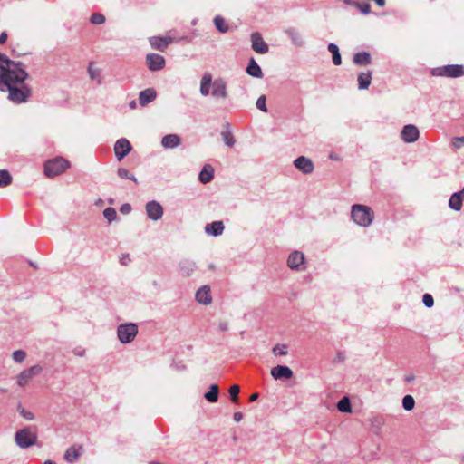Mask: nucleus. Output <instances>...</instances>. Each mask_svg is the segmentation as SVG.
Masks as SVG:
<instances>
[{
  "label": "nucleus",
  "mask_w": 464,
  "mask_h": 464,
  "mask_svg": "<svg viewBox=\"0 0 464 464\" xmlns=\"http://www.w3.org/2000/svg\"><path fill=\"white\" fill-rule=\"evenodd\" d=\"M28 73L21 62H14L0 53V91H8V98L22 103L31 96V89L23 84Z\"/></svg>",
  "instance_id": "obj_1"
},
{
  "label": "nucleus",
  "mask_w": 464,
  "mask_h": 464,
  "mask_svg": "<svg viewBox=\"0 0 464 464\" xmlns=\"http://www.w3.org/2000/svg\"><path fill=\"white\" fill-rule=\"evenodd\" d=\"M351 215L357 225L364 227H369L374 218L373 211L370 207L360 204H355L352 207Z\"/></svg>",
  "instance_id": "obj_2"
},
{
  "label": "nucleus",
  "mask_w": 464,
  "mask_h": 464,
  "mask_svg": "<svg viewBox=\"0 0 464 464\" xmlns=\"http://www.w3.org/2000/svg\"><path fill=\"white\" fill-rule=\"evenodd\" d=\"M69 167L70 163L67 160L57 157L45 162L44 173L47 177H55L64 172Z\"/></svg>",
  "instance_id": "obj_3"
},
{
  "label": "nucleus",
  "mask_w": 464,
  "mask_h": 464,
  "mask_svg": "<svg viewBox=\"0 0 464 464\" xmlns=\"http://www.w3.org/2000/svg\"><path fill=\"white\" fill-rule=\"evenodd\" d=\"M433 76L458 78L464 76V65L462 64H449L440 67H436L431 70Z\"/></svg>",
  "instance_id": "obj_4"
},
{
  "label": "nucleus",
  "mask_w": 464,
  "mask_h": 464,
  "mask_svg": "<svg viewBox=\"0 0 464 464\" xmlns=\"http://www.w3.org/2000/svg\"><path fill=\"white\" fill-rule=\"evenodd\" d=\"M137 334L138 326L133 323L120 324L117 329V335L121 343L132 342Z\"/></svg>",
  "instance_id": "obj_5"
},
{
  "label": "nucleus",
  "mask_w": 464,
  "mask_h": 464,
  "mask_svg": "<svg viewBox=\"0 0 464 464\" xmlns=\"http://www.w3.org/2000/svg\"><path fill=\"white\" fill-rule=\"evenodd\" d=\"M36 440V434L32 432L28 428L20 430L15 434V442L20 448L23 449H26L34 445Z\"/></svg>",
  "instance_id": "obj_6"
},
{
  "label": "nucleus",
  "mask_w": 464,
  "mask_h": 464,
  "mask_svg": "<svg viewBox=\"0 0 464 464\" xmlns=\"http://www.w3.org/2000/svg\"><path fill=\"white\" fill-rule=\"evenodd\" d=\"M42 372L43 368L40 365H34L24 370L17 376V384L21 387H24L33 377L39 375Z\"/></svg>",
  "instance_id": "obj_7"
},
{
  "label": "nucleus",
  "mask_w": 464,
  "mask_h": 464,
  "mask_svg": "<svg viewBox=\"0 0 464 464\" xmlns=\"http://www.w3.org/2000/svg\"><path fill=\"white\" fill-rule=\"evenodd\" d=\"M287 265L293 270H304V255L300 251L292 252L288 256Z\"/></svg>",
  "instance_id": "obj_8"
},
{
  "label": "nucleus",
  "mask_w": 464,
  "mask_h": 464,
  "mask_svg": "<svg viewBox=\"0 0 464 464\" xmlns=\"http://www.w3.org/2000/svg\"><path fill=\"white\" fill-rule=\"evenodd\" d=\"M131 149L132 147L127 139H119L114 144V152L117 160H121L131 151Z\"/></svg>",
  "instance_id": "obj_9"
},
{
  "label": "nucleus",
  "mask_w": 464,
  "mask_h": 464,
  "mask_svg": "<svg viewBox=\"0 0 464 464\" xmlns=\"http://www.w3.org/2000/svg\"><path fill=\"white\" fill-rule=\"evenodd\" d=\"M211 95L216 99H226L227 97V82L219 78L212 81Z\"/></svg>",
  "instance_id": "obj_10"
},
{
  "label": "nucleus",
  "mask_w": 464,
  "mask_h": 464,
  "mask_svg": "<svg viewBox=\"0 0 464 464\" xmlns=\"http://www.w3.org/2000/svg\"><path fill=\"white\" fill-rule=\"evenodd\" d=\"M146 213L150 219L157 221L163 216V208L159 202L151 200L146 204Z\"/></svg>",
  "instance_id": "obj_11"
},
{
  "label": "nucleus",
  "mask_w": 464,
  "mask_h": 464,
  "mask_svg": "<svg viewBox=\"0 0 464 464\" xmlns=\"http://www.w3.org/2000/svg\"><path fill=\"white\" fill-rule=\"evenodd\" d=\"M419 129L412 124L405 125L401 132L402 140L406 143H411L419 139Z\"/></svg>",
  "instance_id": "obj_12"
},
{
  "label": "nucleus",
  "mask_w": 464,
  "mask_h": 464,
  "mask_svg": "<svg viewBox=\"0 0 464 464\" xmlns=\"http://www.w3.org/2000/svg\"><path fill=\"white\" fill-rule=\"evenodd\" d=\"M146 64L150 71H159L165 66V59L157 53H149L146 56Z\"/></svg>",
  "instance_id": "obj_13"
},
{
  "label": "nucleus",
  "mask_w": 464,
  "mask_h": 464,
  "mask_svg": "<svg viewBox=\"0 0 464 464\" xmlns=\"http://www.w3.org/2000/svg\"><path fill=\"white\" fill-rule=\"evenodd\" d=\"M251 43L253 50L257 53H266L269 50L268 45L263 40L261 34L257 32L251 34Z\"/></svg>",
  "instance_id": "obj_14"
},
{
  "label": "nucleus",
  "mask_w": 464,
  "mask_h": 464,
  "mask_svg": "<svg viewBox=\"0 0 464 464\" xmlns=\"http://www.w3.org/2000/svg\"><path fill=\"white\" fill-rule=\"evenodd\" d=\"M294 165L304 174H310L314 171V169L313 161L304 156L296 158L294 161Z\"/></svg>",
  "instance_id": "obj_15"
},
{
  "label": "nucleus",
  "mask_w": 464,
  "mask_h": 464,
  "mask_svg": "<svg viewBox=\"0 0 464 464\" xmlns=\"http://www.w3.org/2000/svg\"><path fill=\"white\" fill-rule=\"evenodd\" d=\"M293 375V371L285 365H277L271 369V376L275 380L291 379Z\"/></svg>",
  "instance_id": "obj_16"
},
{
  "label": "nucleus",
  "mask_w": 464,
  "mask_h": 464,
  "mask_svg": "<svg viewBox=\"0 0 464 464\" xmlns=\"http://www.w3.org/2000/svg\"><path fill=\"white\" fill-rule=\"evenodd\" d=\"M196 300L202 304H209L212 302L210 288L208 285L200 287L196 293Z\"/></svg>",
  "instance_id": "obj_17"
},
{
  "label": "nucleus",
  "mask_w": 464,
  "mask_h": 464,
  "mask_svg": "<svg viewBox=\"0 0 464 464\" xmlns=\"http://www.w3.org/2000/svg\"><path fill=\"white\" fill-rule=\"evenodd\" d=\"M157 96L156 91L152 88H148L140 92L139 102L141 106H146L153 102Z\"/></svg>",
  "instance_id": "obj_18"
},
{
  "label": "nucleus",
  "mask_w": 464,
  "mask_h": 464,
  "mask_svg": "<svg viewBox=\"0 0 464 464\" xmlns=\"http://www.w3.org/2000/svg\"><path fill=\"white\" fill-rule=\"evenodd\" d=\"M82 452V446H72L64 453V459L69 463L75 462Z\"/></svg>",
  "instance_id": "obj_19"
},
{
  "label": "nucleus",
  "mask_w": 464,
  "mask_h": 464,
  "mask_svg": "<svg viewBox=\"0 0 464 464\" xmlns=\"http://www.w3.org/2000/svg\"><path fill=\"white\" fill-rule=\"evenodd\" d=\"M224 228L225 227L222 221H214L206 225L205 232L214 237H218L223 233Z\"/></svg>",
  "instance_id": "obj_20"
},
{
  "label": "nucleus",
  "mask_w": 464,
  "mask_h": 464,
  "mask_svg": "<svg viewBox=\"0 0 464 464\" xmlns=\"http://www.w3.org/2000/svg\"><path fill=\"white\" fill-rule=\"evenodd\" d=\"M180 144V138L177 134L165 135L161 140V145L166 149H173Z\"/></svg>",
  "instance_id": "obj_21"
},
{
  "label": "nucleus",
  "mask_w": 464,
  "mask_h": 464,
  "mask_svg": "<svg viewBox=\"0 0 464 464\" xmlns=\"http://www.w3.org/2000/svg\"><path fill=\"white\" fill-rule=\"evenodd\" d=\"M212 83V75L209 72H206L200 82V93L202 96H208L210 93V87Z\"/></svg>",
  "instance_id": "obj_22"
},
{
  "label": "nucleus",
  "mask_w": 464,
  "mask_h": 464,
  "mask_svg": "<svg viewBox=\"0 0 464 464\" xmlns=\"http://www.w3.org/2000/svg\"><path fill=\"white\" fill-rule=\"evenodd\" d=\"M214 178V169L211 165L206 164L201 169L198 179L200 182L206 184L210 182Z\"/></svg>",
  "instance_id": "obj_23"
},
{
  "label": "nucleus",
  "mask_w": 464,
  "mask_h": 464,
  "mask_svg": "<svg viewBox=\"0 0 464 464\" xmlns=\"http://www.w3.org/2000/svg\"><path fill=\"white\" fill-rule=\"evenodd\" d=\"M179 273L182 276H189L195 270V263L191 260H182L179 265Z\"/></svg>",
  "instance_id": "obj_24"
},
{
  "label": "nucleus",
  "mask_w": 464,
  "mask_h": 464,
  "mask_svg": "<svg viewBox=\"0 0 464 464\" xmlns=\"http://www.w3.org/2000/svg\"><path fill=\"white\" fill-rule=\"evenodd\" d=\"M246 72L253 77L262 78L263 72L261 67L257 64L254 58H251L246 67Z\"/></svg>",
  "instance_id": "obj_25"
},
{
  "label": "nucleus",
  "mask_w": 464,
  "mask_h": 464,
  "mask_svg": "<svg viewBox=\"0 0 464 464\" xmlns=\"http://www.w3.org/2000/svg\"><path fill=\"white\" fill-rule=\"evenodd\" d=\"M372 82V72H361L358 75V88L360 90L368 89Z\"/></svg>",
  "instance_id": "obj_26"
},
{
  "label": "nucleus",
  "mask_w": 464,
  "mask_h": 464,
  "mask_svg": "<svg viewBox=\"0 0 464 464\" xmlns=\"http://www.w3.org/2000/svg\"><path fill=\"white\" fill-rule=\"evenodd\" d=\"M353 63L360 66L370 64L371 55L367 52L357 53L353 56Z\"/></svg>",
  "instance_id": "obj_27"
},
{
  "label": "nucleus",
  "mask_w": 464,
  "mask_h": 464,
  "mask_svg": "<svg viewBox=\"0 0 464 464\" xmlns=\"http://www.w3.org/2000/svg\"><path fill=\"white\" fill-rule=\"evenodd\" d=\"M285 33L291 38L293 44L296 45H303L304 41L300 34V33L293 27L287 28L285 30Z\"/></svg>",
  "instance_id": "obj_28"
},
{
  "label": "nucleus",
  "mask_w": 464,
  "mask_h": 464,
  "mask_svg": "<svg viewBox=\"0 0 464 464\" xmlns=\"http://www.w3.org/2000/svg\"><path fill=\"white\" fill-rule=\"evenodd\" d=\"M218 392H219V388H218V385L217 384H212L210 387H209V391L205 392L204 394V398L211 402V403H214V402H217L218 400Z\"/></svg>",
  "instance_id": "obj_29"
},
{
  "label": "nucleus",
  "mask_w": 464,
  "mask_h": 464,
  "mask_svg": "<svg viewBox=\"0 0 464 464\" xmlns=\"http://www.w3.org/2000/svg\"><path fill=\"white\" fill-rule=\"evenodd\" d=\"M150 44L151 47L155 50L163 52L166 49V43H165L163 37H160V36L150 37Z\"/></svg>",
  "instance_id": "obj_30"
},
{
  "label": "nucleus",
  "mask_w": 464,
  "mask_h": 464,
  "mask_svg": "<svg viewBox=\"0 0 464 464\" xmlns=\"http://www.w3.org/2000/svg\"><path fill=\"white\" fill-rule=\"evenodd\" d=\"M328 51L333 55V63L334 65H340L342 63V58L339 52V48L335 44H328Z\"/></svg>",
  "instance_id": "obj_31"
},
{
  "label": "nucleus",
  "mask_w": 464,
  "mask_h": 464,
  "mask_svg": "<svg viewBox=\"0 0 464 464\" xmlns=\"http://www.w3.org/2000/svg\"><path fill=\"white\" fill-rule=\"evenodd\" d=\"M460 193H454L451 195L449 200V206L450 208L456 211H459L462 207V201L459 198Z\"/></svg>",
  "instance_id": "obj_32"
},
{
  "label": "nucleus",
  "mask_w": 464,
  "mask_h": 464,
  "mask_svg": "<svg viewBox=\"0 0 464 464\" xmlns=\"http://www.w3.org/2000/svg\"><path fill=\"white\" fill-rule=\"evenodd\" d=\"M214 24L220 33H227L228 31L225 19L220 15H217L214 18Z\"/></svg>",
  "instance_id": "obj_33"
},
{
  "label": "nucleus",
  "mask_w": 464,
  "mask_h": 464,
  "mask_svg": "<svg viewBox=\"0 0 464 464\" xmlns=\"http://www.w3.org/2000/svg\"><path fill=\"white\" fill-rule=\"evenodd\" d=\"M12 182V176L5 169H0V188H5Z\"/></svg>",
  "instance_id": "obj_34"
},
{
  "label": "nucleus",
  "mask_w": 464,
  "mask_h": 464,
  "mask_svg": "<svg viewBox=\"0 0 464 464\" xmlns=\"http://www.w3.org/2000/svg\"><path fill=\"white\" fill-rule=\"evenodd\" d=\"M337 408L341 412H345V413L351 412L352 408H351L350 400L347 397H343V399H341L338 401Z\"/></svg>",
  "instance_id": "obj_35"
},
{
  "label": "nucleus",
  "mask_w": 464,
  "mask_h": 464,
  "mask_svg": "<svg viewBox=\"0 0 464 464\" xmlns=\"http://www.w3.org/2000/svg\"><path fill=\"white\" fill-rule=\"evenodd\" d=\"M117 173H118V176L121 179H130L132 180L133 182H135L136 184L138 183V180L137 179L135 178L134 175H132L127 169L125 168H119L118 170H117Z\"/></svg>",
  "instance_id": "obj_36"
},
{
  "label": "nucleus",
  "mask_w": 464,
  "mask_h": 464,
  "mask_svg": "<svg viewBox=\"0 0 464 464\" xmlns=\"http://www.w3.org/2000/svg\"><path fill=\"white\" fill-rule=\"evenodd\" d=\"M415 401L411 395H406L402 399V407L405 411H411L414 409Z\"/></svg>",
  "instance_id": "obj_37"
},
{
  "label": "nucleus",
  "mask_w": 464,
  "mask_h": 464,
  "mask_svg": "<svg viewBox=\"0 0 464 464\" xmlns=\"http://www.w3.org/2000/svg\"><path fill=\"white\" fill-rule=\"evenodd\" d=\"M221 136H222L223 141L225 142V144L227 146L233 147L235 145L236 140L234 139L233 134L229 130L223 131L221 133Z\"/></svg>",
  "instance_id": "obj_38"
},
{
  "label": "nucleus",
  "mask_w": 464,
  "mask_h": 464,
  "mask_svg": "<svg viewBox=\"0 0 464 464\" xmlns=\"http://www.w3.org/2000/svg\"><path fill=\"white\" fill-rule=\"evenodd\" d=\"M240 392V387L237 384L232 385L229 390V398L232 401L237 402L238 401V393Z\"/></svg>",
  "instance_id": "obj_39"
},
{
  "label": "nucleus",
  "mask_w": 464,
  "mask_h": 464,
  "mask_svg": "<svg viewBox=\"0 0 464 464\" xmlns=\"http://www.w3.org/2000/svg\"><path fill=\"white\" fill-rule=\"evenodd\" d=\"M274 355L276 356H283V355H286L288 351H287V345L286 344H276L273 350H272Z\"/></svg>",
  "instance_id": "obj_40"
},
{
  "label": "nucleus",
  "mask_w": 464,
  "mask_h": 464,
  "mask_svg": "<svg viewBox=\"0 0 464 464\" xmlns=\"http://www.w3.org/2000/svg\"><path fill=\"white\" fill-rule=\"evenodd\" d=\"M103 216L109 222H112L117 218V212L113 208L109 207L104 209Z\"/></svg>",
  "instance_id": "obj_41"
},
{
  "label": "nucleus",
  "mask_w": 464,
  "mask_h": 464,
  "mask_svg": "<svg viewBox=\"0 0 464 464\" xmlns=\"http://www.w3.org/2000/svg\"><path fill=\"white\" fill-rule=\"evenodd\" d=\"M12 356L14 362L21 363L25 360L26 353L23 350H17L13 353Z\"/></svg>",
  "instance_id": "obj_42"
},
{
  "label": "nucleus",
  "mask_w": 464,
  "mask_h": 464,
  "mask_svg": "<svg viewBox=\"0 0 464 464\" xmlns=\"http://www.w3.org/2000/svg\"><path fill=\"white\" fill-rule=\"evenodd\" d=\"M90 22L92 24H102L105 22V17L102 14L95 13L91 16Z\"/></svg>",
  "instance_id": "obj_43"
},
{
  "label": "nucleus",
  "mask_w": 464,
  "mask_h": 464,
  "mask_svg": "<svg viewBox=\"0 0 464 464\" xmlns=\"http://www.w3.org/2000/svg\"><path fill=\"white\" fill-rule=\"evenodd\" d=\"M266 101V96L265 95H261L260 97H258V99L256 101V103L257 109H259L260 111H262L264 112L267 111Z\"/></svg>",
  "instance_id": "obj_44"
},
{
  "label": "nucleus",
  "mask_w": 464,
  "mask_h": 464,
  "mask_svg": "<svg viewBox=\"0 0 464 464\" xmlns=\"http://www.w3.org/2000/svg\"><path fill=\"white\" fill-rule=\"evenodd\" d=\"M356 7L361 11L362 14H370L371 12V6L369 4L367 3H362V4H359L357 3L356 4Z\"/></svg>",
  "instance_id": "obj_45"
},
{
  "label": "nucleus",
  "mask_w": 464,
  "mask_h": 464,
  "mask_svg": "<svg viewBox=\"0 0 464 464\" xmlns=\"http://www.w3.org/2000/svg\"><path fill=\"white\" fill-rule=\"evenodd\" d=\"M423 304L428 308H430L431 306H433L434 300H433L432 295L430 294H425L423 295Z\"/></svg>",
  "instance_id": "obj_46"
},
{
  "label": "nucleus",
  "mask_w": 464,
  "mask_h": 464,
  "mask_svg": "<svg viewBox=\"0 0 464 464\" xmlns=\"http://www.w3.org/2000/svg\"><path fill=\"white\" fill-rule=\"evenodd\" d=\"M88 72H89L91 79H92V80L97 79L100 75L99 70L94 69L92 64L88 68Z\"/></svg>",
  "instance_id": "obj_47"
},
{
  "label": "nucleus",
  "mask_w": 464,
  "mask_h": 464,
  "mask_svg": "<svg viewBox=\"0 0 464 464\" xmlns=\"http://www.w3.org/2000/svg\"><path fill=\"white\" fill-rule=\"evenodd\" d=\"M464 143V136L457 137L452 140V146L456 149H459Z\"/></svg>",
  "instance_id": "obj_48"
},
{
  "label": "nucleus",
  "mask_w": 464,
  "mask_h": 464,
  "mask_svg": "<svg viewBox=\"0 0 464 464\" xmlns=\"http://www.w3.org/2000/svg\"><path fill=\"white\" fill-rule=\"evenodd\" d=\"M20 414L25 419V420H33L34 419V415L33 412L31 411H28L24 409H21L20 411Z\"/></svg>",
  "instance_id": "obj_49"
},
{
  "label": "nucleus",
  "mask_w": 464,
  "mask_h": 464,
  "mask_svg": "<svg viewBox=\"0 0 464 464\" xmlns=\"http://www.w3.org/2000/svg\"><path fill=\"white\" fill-rule=\"evenodd\" d=\"M120 261H121V265L127 266L130 263V258L129 255L126 254V255L121 256Z\"/></svg>",
  "instance_id": "obj_50"
},
{
  "label": "nucleus",
  "mask_w": 464,
  "mask_h": 464,
  "mask_svg": "<svg viewBox=\"0 0 464 464\" xmlns=\"http://www.w3.org/2000/svg\"><path fill=\"white\" fill-rule=\"evenodd\" d=\"M164 38V41L166 43V48L168 47L169 44H170L171 43L175 42V41H179L181 40L182 38H179V39H176V38H173V37H170V36H165L163 37Z\"/></svg>",
  "instance_id": "obj_51"
},
{
  "label": "nucleus",
  "mask_w": 464,
  "mask_h": 464,
  "mask_svg": "<svg viewBox=\"0 0 464 464\" xmlns=\"http://www.w3.org/2000/svg\"><path fill=\"white\" fill-rule=\"evenodd\" d=\"M73 353L76 356L82 357L85 354V350L81 347H78L73 350Z\"/></svg>",
  "instance_id": "obj_52"
},
{
  "label": "nucleus",
  "mask_w": 464,
  "mask_h": 464,
  "mask_svg": "<svg viewBox=\"0 0 464 464\" xmlns=\"http://www.w3.org/2000/svg\"><path fill=\"white\" fill-rule=\"evenodd\" d=\"M131 210V207L130 204H124L121 208V212L123 213V214H129Z\"/></svg>",
  "instance_id": "obj_53"
},
{
  "label": "nucleus",
  "mask_w": 464,
  "mask_h": 464,
  "mask_svg": "<svg viewBox=\"0 0 464 464\" xmlns=\"http://www.w3.org/2000/svg\"><path fill=\"white\" fill-rule=\"evenodd\" d=\"M233 418H234V420L236 422H239L243 419V414L241 412H239V411L235 412L234 415H233Z\"/></svg>",
  "instance_id": "obj_54"
},
{
  "label": "nucleus",
  "mask_w": 464,
  "mask_h": 464,
  "mask_svg": "<svg viewBox=\"0 0 464 464\" xmlns=\"http://www.w3.org/2000/svg\"><path fill=\"white\" fill-rule=\"evenodd\" d=\"M7 40V34L5 32H2L0 34V44H3L6 42Z\"/></svg>",
  "instance_id": "obj_55"
},
{
  "label": "nucleus",
  "mask_w": 464,
  "mask_h": 464,
  "mask_svg": "<svg viewBox=\"0 0 464 464\" xmlns=\"http://www.w3.org/2000/svg\"><path fill=\"white\" fill-rule=\"evenodd\" d=\"M404 379L407 382H411L412 381L415 380V376H414V374H408L405 376Z\"/></svg>",
  "instance_id": "obj_56"
},
{
  "label": "nucleus",
  "mask_w": 464,
  "mask_h": 464,
  "mask_svg": "<svg viewBox=\"0 0 464 464\" xmlns=\"http://www.w3.org/2000/svg\"><path fill=\"white\" fill-rule=\"evenodd\" d=\"M219 329H220L221 331H223V332L227 331V323H221V324H219Z\"/></svg>",
  "instance_id": "obj_57"
},
{
  "label": "nucleus",
  "mask_w": 464,
  "mask_h": 464,
  "mask_svg": "<svg viewBox=\"0 0 464 464\" xmlns=\"http://www.w3.org/2000/svg\"><path fill=\"white\" fill-rule=\"evenodd\" d=\"M258 396H259V395H258V393H256H256H253V394L250 396L249 401H254L257 400Z\"/></svg>",
  "instance_id": "obj_58"
},
{
  "label": "nucleus",
  "mask_w": 464,
  "mask_h": 464,
  "mask_svg": "<svg viewBox=\"0 0 464 464\" xmlns=\"http://www.w3.org/2000/svg\"><path fill=\"white\" fill-rule=\"evenodd\" d=\"M375 3L379 5V6H384L385 5V0H374Z\"/></svg>",
  "instance_id": "obj_59"
},
{
  "label": "nucleus",
  "mask_w": 464,
  "mask_h": 464,
  "mask_svg": "<svg viewBox=\"0 0 464 464\" xmlns=\"http://www.w3.org/2000/svg\"><path fill=\"white\" fill-rule=\"evenodd\" d=\"M458 193H460L459 198L463 202L464 201V188H462V190L459 191Z\"/></svg>",
  "instance_id": "obj_60"
},
{
  "label": "nucleus",
  "mask_w": 464,
  "mask_h": 464,
  "mask_svg": "<svg viewBox=\"0 0 464 464\" xmlns=\"http://www.w3.org/2000/svg\"><path fill=\"white\" fill-rule=\"evenodd\" d=\"M130 106L131 108H135V107H136V103H135V102H134V101H133V102H131L130 103Z\"/></svg>",
  "instance_id": "obj_61"
},
{
  "label": "nucleus",
  "mask_w": 464,
  "mask_h": 464,
  "mask_svg": "<svg viewBox=\"0 0 464 464\" xmlns=\"http://www.w3.org/2000/svg\"><path fill=\"white\" fill-rule=\"evenodd\" d=\"M44 464H54V463L53 461H51V460H46V461H44Z\"/></svg>",
  "instance_id": "obj_62"
},
{
  "label": "nucleus",
  "mask_w": 464,
  "mask_h": 464,
  "mask_svg": "<svg viewBox=\"0 0 464 464\" xmlns=\"http://www.w3.org/2000/svg\"><path fill=\"white\" fill-rule=\"evenodd\" d=\"M148 464H159L157 461H150Z\"/></svg>",
  "instance_id": "obj_63"
}]
</instances>
